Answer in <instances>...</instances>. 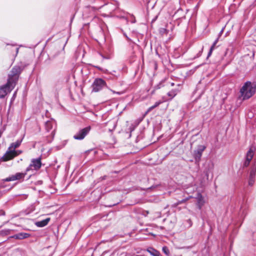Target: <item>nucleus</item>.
Returning <instances> with one entry per match:
<instances>
[{
    "mask_svg": "<svg viewBox=\"0 0 256 256\" xmlns=\"http://www.w3.org/2000/svg\"><path fill=\"white\" fill-rule=\"evenodd\" d=\"M218 38L214 42L212 45V46L210 47L211 48H212L213 49L214 48V47L216 46V44L218 40Z\"/></svg>",
    "mask_w": 256,
    "mask_h": 256,
    "instance_id": "obj_21",
    "label": "nucleus"
},
{
    "mask_svg": "<svg viewBox=\"0 0 256 256\" xmlns=\"http://www.w3.org/2000/svg\"><path fill=\"white\" fill-rule=\"evenodd\" d=\"M214 50V49H213L212 48H210L209 52H208V58L210 57L211 56V54H212V52Z\"/></svg>",
    "mask_w": 256,
    "mask_h": 256,
    "instance_id": "obj_24",
    "label": "nucleus"
},
{
    "mask_svg": "<svg viewBox=\"0 0 256 256\" xmlns=\"http://www.w3.org/2000/svg\"><path fill=\"white\" fill-rule=\"evenodd\" d=\"M206 178L208 179V171L206 172Z\"/></svg>",
    "mask_w": 256,
    "mask_h": 256,
    "instance_id": "obj_31",
    "label": "nucleus"
},
{
    "mask_svg": "<svg viewBox=\"0 0 256 256\" xmlns=\"http://www.w3.org/2000/svg\"><path fill=\"white\" fill-rule=\"evenodd\" d=\"M256 173V168H252L251 170L250 174V177L252 178H254L255 175Z\"/></svg>",
    "mask_w": 256,
    "mask_h": 256,
    "instance_id": "obj_19",
    "label": "nucleus"
},
{
    "mask_svg": "<svg viewBox=\"0 0 256 256\" xmlns=\"http://www.w3.org/2000/svg\"><path fill=\"white\" fill-rule=\"evenodd\" d=\"M253 156L254 152L251 149H250L246 154V160L244 164V166H248L249 165L250 160L253 158Z\"/></svg>",
    "mask_w": 256,
    "mask_h": 256,
    "instance_id": "obj_13",
    "label": "nucleus"
},
{
    "mask_svg": "<svg viewBox=\"0 0 256 256\" xmlns=\"http://www.w3.org/2000/svg\"><path fill=\"white\" fill-rule=\"evenodd\" d=\"M22 71V68L19 66H14L12 70L8 76V80L16 85L18 80L19 75Z\"/></svg>",
    "mask_w": 256,
    "mask_h": 256,
    "instance_id": "obj_3",
    "label": "nucleus"
},
{
    "mask_svg": "<svg viewBox=\"0 0 256 256\" xmlns=\"http://www.w3.org/2000/svg\"><path fill=\"white\" fill-rule=\"evenodd\" d=\"M147 251L152 256H160V252L152 248H149Z\"/></svg>",
    "mask_w": 256,
    "mask_h": 256,
    "instance_id": "obj_16",
    "label": "nucleus"
},
{
    "mask_svg": "<svg viewBox=\"0 0 256 256\" xmlns=\"http://www.w3.org/2000/svg\"><path fill=\"white\" fill-rule=\"evenodd\" d=\"M202 50H203V48H202L200 50V52H198V53L196 54V56H195L194 57V58H198L199 56H200L202 52Z\"/></svg>",
    "mask_w": 256,
    "mask_h": 256,
    "instance_id": "obj_22",
    "label": "nucleus"
},
{
    "mask_svg": "<svg viewBox=\"0 0 256 256\" xmlns=\"http://www.w3.org/2000/svg\"><path fill=\"white\" fill-rule=\"evenodd\" d=\"M135 22H136V20H134L132 22V23H134Z\"/></svg>",
    "mask_w": 256,
    "mask_h": 256,
    "instance_id": "obj_37",
    "label": "nucleus"
},
{
    "mask_svg": "<svg viewBox=\"0 0 256 256\" xmlns=\"http://www.w3.org/2000/svg\"><path fill=\"white\" fill-rule=\"evenodd\" d=\"M196 198L197 200V206L199 209H201L202 206L204 204V197L200 193H198L196 194Z\"/></svg>",
    "mask_w": 256,
    "mask_h": 256,
    "instance_id": "obj_12",
    "label": "nucleus"
},
{
    "mask_svg": "<svg viewBox=\"0 0 256 256\" xmlns=\"http://www.w3.org/2000/svg\"><path fill=\"white\" fill-rule=\"evenodd\" d=\"M26 174L22 172H17L15 174L12 175L8 178L4 179L5 182L14 181L16 180H20L24 178Z\"/></svg>",
    "mask_w": 256,
    "mask_h": 256,
    "instance_id": "obj_11",
    "label": "nucleus"
},
{
    "mask_svg": "<svg viewBox=\"0 0 256 256\" xmlns=\"http://www.w3.org/2000/svg\"><path fill=\"white\" fill-rule=\"evenodd\" d=\"M106 86V83L104 80L100 78H97L94 80L92 85V92H98Z\"/></svg>",
    "mask_w": 256,
    "mask_h": 256,
    "instance_id": "obj_6",
    "label": "nucleus"
},
{
    "mask_svg": "<svg viewBox=\"0 0 256 256\" xmlns=\"http://www.w3.org/2000/svg\"><path fill=\"white\" fill-rule=\"evenodd\" d=\"M256 84L250 81L246 82L240 89L238 99L244 100L250 98L256 92Z\"/></svg>",
    "mask_w": 256,
    "mask_h": 256,
    "instance_id": "obj_1",
    "label": "nucleus"
},
{
    "mask_svg": "<svg viewBox=\"0 0 256 256\" xmlns=\"http://www.w3.org/2000/svg\"><path fill=\"white\" fill-rule=\"evenodd\" d=\"M54 122L52 120H48L45 123V129L46 132H50V136H51V140H48V142H51L52 140L53 139L54 136L55 134V129L53 128L54 125ZM47 137H48L49 136H46Z\"/></svg>",
    "mask_w": 256,
    "mask_h": 256,
    "instance_id": "obj_7",
    "label": "nucleus"
},
{
    "mask_svg": "<svg viewBox=\"0 0 256 256\" xmlns=\"http://www.w3.org/2000/svg\"><path fill=\"white\" fill-rule=\"evenodd\" d=\"M152 110V108L150 107L148 110H147V111L146 112V114H148Z\"/></svg>",
    "mask_w": 256,
    "mask_h": 256,
    "instance_id": "obj_27",
    "label": "nucleus"
},
{
    "mask_svg": "<svg viewBox=\"0 0 256 256\" xmlns=\"http://www.w3.org/2000/svg\"><path fill=\"white\" fill-rule=\"evenodd\" d=\"M248 205L247 203V200L243 198L239 214L241 218H244L248 214Z\"/></svg>",
    "mask_w": 256,
    "mask_h": 256,
    "instance_id": "obj_9",
    "label": "nucleus"
},
{
    "mask_svg": "<svg viewBox=\"0 0 256 256\" xmlns=\"http://www.w3.org/2000/svg\"><path fill=\"white\" fill-rule=\"evenodd\" d=\"M18 50H19L18 48H16V55L18 54Z\"/></svg>",
    "mask_w": 256,
    "mask_h": 256,
    "instance_id": "obj_29",
    "label": "nucleus"
},
{
    "mask_svg": "<svg viewBox=\"0 0 256 256\" xmlns=\"http://www.w3.org/2000/svg\"><path fill=\"white\" fill-rule=\"evenodd\" d=\"M254 178H252L250 177L249 180H248V184L250 186H252L254 182Z\"/></svg>",
    "mask_w": 256,
    "mask_h": 256,
    "instance_id": "obj_20",
    "label": "nucleus"
},
{
    "mask_svg": "<svg viewBox=\"0 0 256 256\" xmlns=\"http://www.w3.org/2000/svg\"><path fill=\"white\" fill-rule=\"evenodd\" d=\"M224 28H223L222 30H220V32L219 33V35H218V38L220 37V36L223 33V32H224Z\"/></svg>",
    "mask_w": 256,
    "mask_h": 256,
    "instance_id": "obj_25",
    "label": "nucleus"
},
{
    "mask_svg": "<svg viewBox=\"0 0 256 256\" xmlns=\"http://www.w3.org/2000/svg\"><path fill=\"white\" fill-rule=\"evenodd\" d=\"M16 93V92H15L14 93V95H13L12 98L15 97Z\"/></svg>",
    "mask_w": 256,
    "mask_h": 256,
    "instance_id": "obj_36",
    "label": "nucleus"
},
{
    "mask_svg": "<svg viewBox=\"0 0 256 256\" xmlns=\"http://www.w3.org/2000/svg\"><path fill=\"white\" fill-rule=\"evenodd\" d=\"M161 103L160 102H157L155 103V104H154V106L156 107H157L158 106L160 105V104Z\"/></svg>",
    "mask_w": 256,
    "mask_h": 256,
    "instance_id": "obj_26",
    "label": "nucleus"
},
{
    "mask_svg": "<svg viewBox=\"0 0 256 256\" xmlns=\"http://www.w3.org/2000/svg\"><path fill=\"white\" fill-rule=\"evenodd\" d=\"M100 54V55L102 56V57L104 59V58H105V59H108V58H108V57L105 56H103L102 54Z\"/></svg>",
    "mask_w": 256,
    "mask_h": 256,
    "instance_id": "obj_28",
    "label": "nucleus"
},
{
    "mask_svg": "<svg viewBox=\"0 0 256 256\" xmlns=\"http://www.w3.org/2000/svg\"><path fill=\"white\" fill-rule=\"evenodd\" d=\"M42 166L41 158H33L31 160V163L26 168V172L30 170H38Z\"/></svg>",
    "mask_w": 256,
    "mask_h": 256,
    "instance_id": "obj_5",
    "label": "nucleus"
},
{
    "mask_svg": "<svg viewBox=\"0 0 256 256\" xmlns=\"http://www.w3.org/2000/svg\"><path fill=\"white\" fill-rule=\"evenodd\" d=\"M96 68L98 69V70H101V68H100V67H99V66H96Z\"/></svg>",
    "mask_w": 256,
    "mask_h": 256,
    "instance_id": "obj_33",
    "label": "nucleus"
},
{
    "mask_svg": "<svg viewBox=\"0 0 256 256\" xmlns=\"http://www.w3.org/2000/svg\"><path fill=\"white\" fill-rule=\"evenodd\" d=\"M16 85L8 80L6 84L0 86V98H3L10 93Z\"/></svg>",
    "mask_w": 256,
    "mask_h": 256,
    "instance_id": "obj_4",
    "label": "nucleus"
},
{
    "mask_svg": "<svg viewBox=\"0 0 256 256\" xmlns=\"http://www.w3.org/2000/svg\"><path fill=\"white\" fill-rule=\"evenodd\" d=\"M30 236V234L28 233L20 232L13 236L12 238L18 240H22L29 237Z\"/></svg>",
    "mask_w": 256,
    "mask_h": 256,
    "instance_id": "obj_14",
    "label": "nucleus"
},
{
    "mask_svg": "<svg viewBox=\"0 0 256 256\" xmlns=\"http://www.w3.org/2000/svg\"><path fill=\"white\" fill-rule=\"evenodd\" d=\"M2 215H4V214H5L4 212H3V211H2Z\"/></svg>",
    "mask_w": 256,
    "mask_h": 256,
    "instance_id": "obj_35",
    "label": "nucleus"
},
{
    "mask_svg": "<svg viewBox=\"0 0 256 256\" xmlns=\"http://www.w3.org/2000/svg\"><path fill=\"white\" fill-rule=\"evenodd\" d=\"M174 83H172V86H174Z\"/></svg>",
    "mask_w": 256,
    "mask_h": 256,
    "instance_id": "obj_38",
    "label": "nucleus"
},
{
    "mask_svg": "<svg viewBox=\"0 0 256 256\" xmlns=\"http://www.w3.org/2000/svg\"><path fill=\"white\" fill-rule=\"evenodd\" d=\"M176 94V90H172L168 93V95L170 97V99H172Z\"/></svg>",
    "mask_w": 256,
    "mask_h": 256,
    "instance_id": "obj_17",
    "label": "nucleus"
},
{
    "mask_svg": "<svg viewBox=\"0 0 256 256\" xmlns=\"http://www.w3.org/2000/svg\"><path fill=\"white\" fill-rule=\"evenodd\" d=\"M134 127H132V126H130V132H132V130H134Z\"/></svg>",
    "mask_w": 256,
    "mask_h": 256,
    "instance_id": "obj_32",
    "label": "nucleus"
},
{
    "mask_svg": "<svg viewBox=\"0 0 256 256\" xmlns=\"http://www.w3.org/2000/svg\"><path fill=\"white\" fill-rule=\"evenodd\" d=\"M112 125H113L112 128V129L110 128L108 130L109 132H112L115 129L116 127V122H112Z\"/></svg>",
    "mask_w": 256,
    "mask_h": 256,
    "instance_id": "obj_23",
    "label": "nucleus"
},
{
    "mask_svg": "<svg viewBox=\"0 0 256 256\" xmlns=\"http://www.w3.org/2000/svg\"><path fill=\"white\" fill-rule=\"evenodd\" d=\"M50 220V218H48L44 220L36 222L35 223V224L38 227L42 228V227H44V226H46L48 224Z\"/></svg>",
    "mask_w": 256,
    "mask_h": 256,
    "instance_id": "obj_15",
    "label": "nucleus"
},
{
    "mask_svg": "<svg viewBox=\"0 0 256 256\" xmlns=\"http://www.w3.org/2000/svg\"><path fill=\"white\" fill-rule=\"evenodd\" d=\"M162 250L163 252L167 256H170V250H169V249L166 246H164L162 247Z\"/></svg>",
    "mask_w": 256,
    "mask_h": 256,
    "instance_id": "obj_18",
    "label": "nucleus"
},
{
    "mask_svg": "<svg viewBox=\"0 0 256 256\" xmlns=\"http://www.w3.org/2000/svg\"><path fill=\"white\" fill-rule=\"evenodd\" d=\"M151 108H152V110H153L154 108H156V106L154 105V106H151Z\"/></svg>",
    "mask_w": 256,
    "mask_h": 256,
    "instance_id": "obj_34",
    "label": "nucleus"
},
{
    "mask_svg": "<svg viewBox=\"0 0 256 256\" xmlns=\"http://www.w3.org/2000/svg\"><path fill=\"white\" fill-rule=\"evenodd\" d=\"M22 139L18 140L16 142L11 144L8 151L6 154L3 156L2 159L4 161H8L13 158L17 154L15 149L20 145Z\"/></svg>",
    "mask_w": 256,
    "mask_h": 256,
    "instance_id": "obj_2",
    "label": "nucleus"
},
{
    "mask_svg": "<svg viewBox=\"0 0 256 256\" xmlns=\"http://www.w3.org/2000/svg\"><path fill=\"white\" fill-rule=\"evenodd\" d=\"M111 91H112L113 93H114H114H116V94H119V95H120V92H116L115 91H114V90H111Z\"/></svg>",
    "mask_w": 256,
    "mask_h": 256,
    "instance_id": "obj_30",
    "label": "nucleus"
},
{
    "mask_svg": "<svg viewBox=\"0 0 256 256\" xmlns=\"http://www.w3.org/2000/svg\"><path fill=\"white\" fill-rule=\"evenodd\" d=\"M90 130V127L87 126L80 130L74 136V138L77 140H83L84 137L88 134Z\"/></svg>",
    "mask_w": 256,
    "mask_h": 256,
    "instance_id": "obj_8",
    "label": "nucleus"
},
{
    "mask_svg": "<svg viewBox=\"0 0 256 256\" xmlns=\"http://www.w3.org/2000/svg\"><path fill=\"white\" fill-rule=\"evenodd\" d=\"M206 147L203 145H200L194 152V157L196 163H198L200 160L203 152L205 150Z\"/></svg>",
    "mask_w": 256,
    "mask_h": 256,
    "instance_id": "obj_10",
    "label": "nucleus"
}]
</instances>
